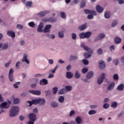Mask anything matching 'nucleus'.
Listing matches in <instances>:
<instances>
[{
  "label": "nucleus",
  "instance_id": "obj_12",
  "mask_svg": "<svg viewBox=\"0 0 124 124\" xmlns=\"http://www.w3.org/2000/svg\"><path fill=\"white\" fill-rule=\"evenodd\" d=\"M40 85H41L42 86H45V85L48 84V80L43 78L42 80H40Z\"/></svg>",
  "mask_w": 124,
  "mask_h": 124
},
{
  "label": "nucleus",
  "instance_id": "obj_7",
  "mask_svg": "<svg viewBox=\"0 0 124 124\" xmlns=\"http://www.w3.org/2000/svg\"><path fill=\"white\" fill-rule=\"evenodd\" d=\"M13 73H14V70L11 69L9 72V79L11 82H13L14 80Z\"/></svg>",
  "mask_w": 124,
  "mask_h": 124
},
{
  "label": "nucleus",
  "instance_id": "obj_54",
  "mask_svg": "<svg viewBox=\"0 0 124 124\" xmlns=\"http://www.w3.org/2000/svg\"><path fill=\"white\" fill-rule=\"evenodd\" d=\"M64 92V89L62 88L58 92V94H63Z\"/></svg>",
  "mask_w": 124,
  "mask_h": 124
},
{
  "label": "nucleus",
  "instance_id": "obj_42",
  "mask_svg": "<svg viewBox=\"0 0 124 124\" xmlns=\"http://www.w3.org/2000/svg\"><path fill=\"white\" fill-rule=\"evenodd\" d=\"M98 37H99L100 40L101 39H102V38H104V37H105V34L103 33H101L98 36Z\"/></svg>",
  "mask_w": 124,
  "mask_h": 124
},
{
  "label": "nucleus",
  "instance_id": "obj_32",
  "mask_svg": "<svg viewBox=\"0 0 124 124\" xmlns=\"http://www.w3.org/2000/svg\"><path fill=\"white\" fill-rule=\"evenodd\" d=\"M78 59V57L71 55L69 58V61H74V60H77Z\"/></svg>",
  "mask_w": 124,
  "mask_h": 124
},
{
  "label": "nucleus",
  "instance_id": "obj_14",
  "mask_svg": "<svg viewBox=\"0 0 124 124\" xmlns=\"http://www.w3.org/2000/svg\"><path fill=\"white\" fill-rule=\"evenodd\" d=\"M52 28V25L50 24L46 25L45 28L44 29V32H49L50 31V29Z\"/></svg>",
  "mask_w": 124,
  "mask_h": 124
},
{
  "label": "nucleus",
  "instance_id": "obj_2",
  "mask_svg": "<svg viewBox=\"0 0 124 124\" xmlns=\"http://www.w3.org/2000/svg\"><path fill=\"white\" fill-rule=\"evenodd\" d=\"M19 111V107L13 106L9 113L10 117H15V116L18 115Z\"/></svg>",
  "mask_w": 124,
  "mask_h": 124
},
{
  "label": "nucleus",
  "instance_id": "obj_10",
  "mask_svg": "<svg viewBox=\"0 0 124 124\" xmlns=\"http://www.w3.org/2000/svg\"><path fill=\"white\" fill-rule=\"evenodd\" d=\"M48 13H49L48 11H42L38 13L37 14V16H39V17L42 18V17H44V16H45L46 14H48Z\"/></svg>",
  "mask_w": 124,
  "mask_h": 124
},
{
  "label": "nucleus",
  "instance_id": "obj_11",
  "mask_svg": "<svg viewBox=\"0 0 124 124\" xmlns=\"http://www.w3.org/2000/svg\"><path fill=\"white\" fill-rule=\"evenodd\" d=\"M96 10L98 13H102L104 9L103 7H100L99 5H97L96 6Z\"/></svg>",
  "mask_w": 124,
  "mask_h": 124
},
{
  "label": "nucleus",
  "instance_id": "obj_48",
  "mask_svg": "<svg viewBox=\"0 0 124 124\" xmlns=\"http://www.w3.org/2000/svg\"><path fill=\"white\" fill-rule=\"evenodd\" d=\"M82 62L84 64H85L86 65L89 64V61L86 59L82 60Z\"/></svg>",
  "mask_w": 124,
  "mask_h": 124
},
{
  "label": "nucleus",
  "instance_id": "obj_3",
  "mask_svg": "<svg viewBox=\"0 0 124 124\" xmlns=\"http://www.w3.org/2000/svg\"><path fill=\"white\" fill-rule=\"evenodd\" d=\"M92 36V32L88 31L86 32H81L79 34V37L81 39H85V38H90Z\"/></svg>",
  "mask_w": 124,
  "mask_h": 124
},
{
  "label": "nucleus",
  "instance_id": "obj_51",
  "mask_svg": "<svg viewBox=\"0 0 124 124\" xmlns=\"http://www.w3.org/2000/svg\"><path fill=\"white\" fill-rule=\"evenodd\" d=\"M7 48H8V45L5 44V45H4L2 47V50H5L6 49H7Z\"/></svg>",
  "mask_w": 124,
  "mask_h": 124
},
{
  "label": "nucleus",
  "instance_id": "obj_52",
  "mask_svg": "<svg viewBox=\"0 0 124 124\" xmlns=\"http://www.w3.org/2000/svg\"><path fill=\"white\" fill-rule=\"evenodd\" d=\"M113 62L115 64V65H118V64H119V60L118 59H116L113 61Z\"/></svg>",
  "mask_w": 124,
  "mask_h": 124
},
{
  "label": "nucleus",
  "instance_id": "obj_21",
  "mask_svg": "<svg viewBox=\"0 0 124 124\" xmlns=\"http://www.w3.org/2000/svg\"><path fill=\"white\" fill-rule=\"evenodd\" d=\"M114 87H115V83L112 82L107 88V90H108V91H111V90H113V89H114Z\"/></svg>",
  "mask_w": 124,
  "mask_h": 124
},
{
  "label": "nucleus",
  "instance_id": "obj_62",
  "mask_svg": "<svg viewBox=\"0 0 124 124\" xmlns=\"http://www.w3.org/2000/svg\"><path fill=\"white\" fill-rule=\"evenodd\" d=\"M71 69V65H68L66 67V70L67 71H69Z\"/></svg>",
  "mask_w": 124,
  "mask_h": 124
},
{
  "label": "nucleus",
  "instance_id": "obj_58",
  "mask_svg": "<svg viewBox=\"0 0 124 124\" xmlns=\"http://www.w3.org/2000/svg\"><path fill=\"white\" fill-rule=\"evenodd\" d=\"M75 114V111L74 110H72L70 112V116L71 117L73 116Z\"/></svg>",
  "mask_w": 124,
  "mask_h": 124
},
{
  "label": "nucleus",
  "instance_id": "obj_55",
  "mask_svg": "<svg viewBox=\"0 0 124 124\" xmlns=\"http://www.w3.org/2000/svg\"><path fill=\"white\" fill-rule=\"evenodd\" d=\"M103 108H104V109H107V108H109V104L107 103L104 104Z\"/></svg>",
  "mask_w": 124,
  "mask_h": 124
},
{
  "label": "nucleus",
  "instance_id": "obj_57",
  "mask_svg": "<svg viewBox=\"0 0 124 124\" xmlns=\"http://www.w3.org/2000/svg\"><path fill=\"white\" fill-rule=\"evenodd\" d=\"M88 68H84L82 70V72L83 74L87 73V72L88 71Z\"/></svg>",
  "mask_w": 124,
  "mask_h": 124
},
{
  "label": "nucleus",
  "instance_id": "obj_43",
  "mask_svg": "<svg viewBox=\"0 0 124 124\" xmlns=\"http://www.w3.org/2000/svg\"><path fill=\"white\" fill-rule=\"evenodd\" d=\"M86 6V2L85 1H82L80 3V8H83Z\"/></svg>",
  "mask_w": 124,
  "mask_h": 124
},
{
  "label": "nucleus",
  "instance_id": "obj_45",
  "mask_svg": "<svg viewBox=\"0 0 124 124\" xmlns=\"http://www.w3.org/2000/svg\"><path fill=\"white\" fill-rule=\"evenodd\" d=\"M118 24V21L117 20H114L112 24H111V27H112V28H114V27H115V26H117V24Z\"/></svg>",
  "mask_w": 124,
  "mask_h": 124
},
{
  "label": "nucleus",
  "instance_id": "obj_44",
  "mask_svg": "<svg viewBox=\"0 0 124 124\" xmlns=\"http://www.w3.org/2000/svg\"><path fill=\"white\" fill-rule=\"evenodd\" d=\"M28 25L29 27H31V28H34V26H35V25L34 24V22H29Z\"/></svg>",
  "mask_w": 124,
  "mask_h": 124
},
{
  "label": "nucleus",
  "instance_id": "obj_26",
  "mask_svg": "<svg viewBox=\"0 0 124 124\" xmlns=\"http://www.w3.org/2000/svg\"><path fill=\"white\" fill-rule=\"evenodd\" d=\"M65 90H66L67 92H70L72 90V86L70 85L66 86L65 87Z\"/></svg>",
  "mask_w": 124,
  "mask_h": 124
},
{
  "label": "nucleus",
  "instance_id": "obj_38",
  "mask_svg": "<svg viewBox=\"0 0 124 124\" xmlns=\"http://www.w3.org/2000/svg\"><path fill=\"white\" fill-rule=\"evenodd\" d=\"M118 106V103L116 102H114L111 103V107L113 108H115V107H117Z\"/></svg>",
  "mask_w": 124,
  "mask_h": 124
},
{
  "label": "nucleus",
  "instance_id": "obj_18",
  "mask_svg": "<svg viewBox=\"0 0 124 124\" xmlns=\"http://www.w3.org/2000/svg\"><path fill=\"white\" fill-rule=\"evenodd\" d=\"M0 107L1 109H7L9 107H7V102H3L0 105Z\"/></svg>",
  "mask_w": 124,
  "mask_h": 124
},
{
  "label": "nucleus",
  "instance_id": "obj_63",
  "mask_svg": "<svg viewBox=\"0 0 124 124\" xmlns=\"http://www.w3.org/2000/svg\"><path fill=\"white\" fill-rule=\"evenodd\" d=\"M38 28L43 29V23L41 22L38 26Z\"/></svg>",
  "mask_w": 124,
  "mask_h": 124
},
{
  "label": "nucleus",
  "instance_id": "obj_40",
  "mask_svg": "<svg viewBox=\"0 0 124 124\" xmlns=\"http://www.w3.org/2000/svg\"><path fill=\"white\" fill-rule=\"evenodd\" d=\"M89 115H94V114H96V111L94 110H91L89 111Z\"/></svg>",
  "mask_w": 124,
  "mask_h": 124
},
{
  "label": "nucleus",
  "instance_id": "obj_5",
  "mask_svg": "<svg viewBox=\"0 0 124 124\" xmlns=\"http://www.w3.org/2000/svg\"><path fill=\"white\" fill-rule=\"evenodd\" d=\"M104 79H105V74L102 73L101 76L99 77L97 79V83L98 85H101V83H103Z\"/></svg>",
  "mask_w": 124,
  "mask_h": 124
},
{
  "label": "nucleus",
  "instance_id": "obj_35",
  "mask_svg": "<svg viewBox=\"0 0 124 124\" xmlns=\"http://www.w3.org/2000/svg\"><path fill=\"white\" fill-rule=\"evenodd\" d=\"M20 102V98H16L14 99V104H18Z\"/></svg>",
  "mask_w": 124,
  "mask_h": 124
},
{
  "label": "nucleus",
  "instance_id": "obj_9",
  "mask_svg": "<svg viewBox=\"0 0 124 124\" xmlns=\"http://www.w3.org/2000/svg\"><path fill=\"white\" fill-rule=\"evenodd\" d=\"M29 93L34 94L35 95H40L41 94V92L38 90H29Z\"/></svg>",
  "mask_w": 124,
  "mask_h": 124
},
{
  "label": "nucleus",
  "instance_id": "obj_47",
  "mask_svg": "<svg viewBox=\"0 0 124 124\" xmlns=\"http://www.w3.org/2000/svg\"><path fill=\"white\" fill-rule=\"evenodd\" d=\"M52 91H53V93H54V94H56V93H58V88L54 87L52 89Z\"/></svg>",
  "mask_w": 124,
  "mask_h": 124
},
{
  "label": "nucleus",
  "instance_id": "obj_39",
  "mask_svg": "<svg viewBox=\"0 0 124 124\" xmlns=\"http://www.w3.org/2000/svg\"><path fill=\"white\" fill-rule=\"evenodd\" d=\"M32 4V2L31 1H28L27 2L26 5V6H29V7H31V5Z\"/></svg>",
  "mask_w": 124,
  "mask_h": 124
},
{
  "label": "nucleus",
  "instance_id": "obj_36",
  "mask_svg": "<svg viewBox=\"0 0 124 124\" xmlns=\"http://www.w3.org/2000/svg\"><path fill=\"white\" fill-rule=\"evenodd\" d=\"M84 56L85 59H89V58L92 57V55L86 52L84 54Z\"/></svg>",
  "mask_w": 124,
  "mask_h": 124
},
{
  "label": "nucleus",
  "instance_id": "obj_60",
  "mask_svg": "<svg viewBox=\"0 0 124 124\" xmlns=\"http://www.w3.org/2000/svg\"><path fill=\"white\" fill-rule=\"evenodd\" d=\"M48 62L49 64H53L54 63V60L53 59H49L48 60Z\"/></svg>",
  "mask_w": 124,
  "mask_h": 124
},
{
  "label": "nucleus",
  "instance_id": "obj_37",
  "mask_svg": "<svg viewBox=\"0 0 124 124\" xmlns=\"http://www.w3.org/2000/svg\"><path fill=\"white\" fill-rule=\"evenodd\" d=\"M46 35L47 37H48V38H51L52 39H54V38L55 37V35L54 34H47Z\"/></svg>",
  "mask_w": 124,
  "mask_h": 124
},
{
  "label": "nucleus",
  "instance_id": "obj_30",
  "mask_svg": "<svg viewBox=\"0 0 124 124\" xmlns=\"http://www.w3.org/2000/svg\"><path fill=\"white\" fill-rule=\"evenodd\" d=\"M51 106L53 107V108H56V107H58L59 106V104L56 102H52L51 104Z\"/></svg>",
  "mask_w": 124,
  "mask_h": 124
},
{
  "label": "nucleus",
  "instance_id": "obj_46",
  "mask_svg": "<svg viewBox=\"0 0 124 124\" xmlns=\"http://www.w3.org/2000/svg\"><path fill=\"white\" fill-rule=\"evenodd\" d=\"M72 38L73 39V40H76V38H77V35L74 33H72Z\"/></svg>",
  "mask_w": 124,
  "mask_h": 124
},
{
  "label": "nucleus",
  "instance_id": "obj_64",
  "mask_svg": "<svg viewBox=\"0 0 124 124\" xmlns=\"http://www.w3.org/2000/svg\"><path fill=\"white\" fill-rule=\"evenodd\" d=\"M37 31H38V32H42L43 30H42V28L38 27L37 29Z\"/></svg>",
  "mask_w": 124,
  "mask_h": 124
},
{
  "label": "nucleus",
  "instance_id": "obj_23",
  "mask_svg": "<svg viewBox=\"0 0 124 124\" xmlns=\"http://www.w3.org/2000/svg\"><path fill=\"white\" fill-rule=\"evenodd\" d=\"M114 42L116 44H120V43L122 42V39H121V38L119 37H115V38L114 39Z\"/></svg>",
  "mask_w": 124,
  "mask_h": 124
},
{
  "label": "nucleus",
  "instance_id": "obj_24",
  "mask_svg": "<svg viewBox=\"0 0 124 124\" xmlns=\"http://www.w3.org/2000/svg\"><path fill=\"white\" fill-rule=\"evenodd\" d=\"M118 91H124V85L123 84H121L117 88Z\"/></svg>",
  "mask_w": 124,
  "mask_h": 124
},
{
  "label": "nucleus",
  "instance_id": "obj_49",
  "mask_svg": "<svg viewBox=\"0 0 124 124\" xmlns=\"http://www.w3.org/2000/svg\"><path fill=\"white\" fill-rule=\"evenodd\" d=\"M113 79L114 80H119V75L117 74H115L113 75Z\"/></svg>",
  "mask_w": 124,
  "mask_h": 124
},
{
  "label": "nucleus",
  "instance_id": "obj_50",
  "mask_svg": "<svg viewBox=\"0 0 124 124\" xmlns=\"http://www.w3.org/2000/svg\"><path fill=\"white\" fill-rule=\"evenodd\" d=\"M97 53L98 55H102V49L99 48L97 51Z\"/></svg>",
  "mask_w": 124,
  "mask_h": 124
},
{
  "label": "nucleus",
  "instance_id": "obj_15",
  "mask_svg": "<svg viewBox=\"0 0 124 124\" xmlns=\"http://www.w3.org/2000/svg\"><path fill=\"white\" fill-rule=\"evenodd\" d=\"M99 65V67L100 68V69H104V68H105V62H104V61H100L98 62Z\"/></svg>",
  "mask_w": 124,
  "mask_h": 124
},
{
  "label": "nucleus",
  "instance_id": "obj_61",
  "mask_svg": "<svg viewBox=\"0 0 124 124\" xmlns=\"http://www.w3.org/2000/svg\"><path fill=\"white\" fill-rule=\"evenodd\" d=\"M19 65H20V62H17L16 65V67L18 69L19 68Z\"/></svg>",
  "mask_w": 124,
  "mask_h": 124
},
{
  "label": "nucleus",
  "instance_id": "obj_27",
  "mask_svg": "<svg viewBox=\"0 0 124 124\" xmlns=\"http://www.w3.org/2000/svg\"><path fill=\"white\" fill-rule=\"evenodd\" d=\"M76 122L77 124H80L82 123V119L80 117H77L76 119Z\"/></svg>",
  "mask_w": 124,
  "mask_h": 124
},
{
  "label": "nucleus",
  "instance_id": "obj_6",
  "mask_svg": "<svg viewBox=\"0 0 124 124\" xmlns=\"http://www.w3.org/2000/svg\"><path fill=\"white\" fill-rule=\"evenodd\" d=\"M81 47L83 48L84 50H85V51H87L90 54H93V51L92 50V49L90 48L87 46H85V44L84 43H82L81 44Z\"/></svg>",
  "mask_w": 124,
  "mask_h": 124
},
{
  "label": "nucleus",
  "instance_id": "obj_59",
  "mask_svg": "<svg viewBox=\"0 0 124 124\" xmlns=\"http://www.w3.org/2000/svg\"><path fill=\"white\" fill-rule=\"evenodd\" d=\"M10 63H11V61H9L8 63H6L5 65L6 67H8L9 65H10Z\"/></svg>",
  "mask_w": 124,
  "mask_h": 124
},
{
  "label": "nucleus",
  "instance_id": "obj_17",
  "mask_svg": "<svg viewBox=\"0 0 124 124\" xmlns=\"http://www.w3.org/2000/svg\"><path fill=\"white\" fill-rule=\"evenodd\" d=\"M39 104L40 105V106H43L44 105H45V103L46 102V100H45L44 98H40L39 99Z\"/></svg>",
  "mask_w": 124,
  "mask_h": 124
},
{
  "label": "nucleus",
  "instance_id": "obj_4",
  "mask_svg": "<svg viewBox=\"0 0 124 124\" xmlns=\"http://www.w3.org/2000/svg\"><path fill=\"white\" fill-rule=\"evenodd\" d=\"M40 101V100H39V99H33L32 100V101H28L27 102V104H29V105H28V107H30L31 106V105H32V104H34L35 105H36V104H39V102Z\"/></svg>",
  "mask_w": 124,
  "mask_h": 124
},
{
  "label": "nucleus",
  "instance_id": "obj_56",
  "mask_svg": "<svg viewBox=\"0 0 124 124\" xmlns=\"http://www.w3.org/2000/svg\"><path fill=\"white\" fill-rule=\"evenodd\" d=\"M45 93H46V94L47 96H48V95H51V92L50 91V90L46 91H45Z\"/></svg>",
  "mask_w": 124,
  "mask_h": 124
},
{
  "label": "nucleus",
  "instance_id": "obj_29",
  "mask_svg": "<svg viewBox=\"0 0 124 124\" xmlns=\"http://www.w3.org/2000/svg\"><path fill=\"white\" fill-rule=\"evenodd\" d=\"M105 16V18H106V19H109V18H110V12L109 11H107L104 15Z\"/></svg>",
  "mask_w": 124,
  "mask_h": 124
},
{
  "label": "nucleus",
  "instance_id": "obj_16",
  "mask_svg": "<svg viewBox=\"0 0 124 124\" xmlns=\"http://www.w3.org/2000/svg\"><path fill=\"white\" fill-rule=\"evenodd\" d=\"M22 62H26V63H28V64L30 63V61L28 60V55L27 54L24 55Z\"/></svg>",
  "mask_w": 124,
  "mask_h": 124
},
{
  "label": "nucleus",
  "instance_id": "obj_28",
  "mask_svg": "<svg viewBox=\"0 0 124 124\" xmlns=\"http://www.w3.org/2000/svg\"><path fill=\"white\" fill-rule=\"evenodd\" d=\"M75 77L76 79H79L81 77V75L78 71H77L75 74Z\"/></svg>",
  "mask_w": 124,
  "mask_h": 124
},
{
  "label": "nucleus",
  "instance_id": "obj_19",
  "mask_svg": "<svg viewBox=\"0 0 124 124\" xmlns=\"http://www.w3.org/2000/svg\"><path fill=\"white\" fill-rule=\"evenodd\" d=\"M86 29H87L86 24H83L78 27V30H79V31H85V30H86Z\"/></svg>",
  "mask_w": 124,
  "mask_h": 124
},
{
  "label": "nucleus",
  "instance_id": "obj_53",
  "mask_svg": "<svg viewBox=\"0 0 124 124\" xmlns=\"http://www.w3.org/2000/svg\"><path fill=\"white\" fill-rule=\"evenodd\" d=\"M16 28L18 30H23V26H22L21 24H17Z\"/></svg>",
  "mask_w": 124,
  "mask_h": 124
},
{
  "label": "nucleus",
  "instance_id": "obj_8",
  "mask_svg": "<svg viewBox=\"0 0 124 124\" xmlns=\"http://www.w3.org/2000/svg\"><path fill=\"white\" fill-rule=\"evenodd\" d=\"M29 118L30 121H32V122H35L36 120V115L34 113H30L29 115Z\"/></svg>",
  "mask_w": 124,
  "mask_h": 124
},
{
  "label": "nucleus",
  "instance_id": "obj_31",
  "mask_svg": "<svg viewBox=\"0 0 124 124\" xmlns=\"http://www.w3.org/2000/svg\"><path fill=\"white\" fill-rule=\"evenodd\" d=\"M58 101L60 103H62L64 101V97L63 96H60L59 98Z\"/></svg>",
  "mask_w": 124,
  "mask_h": 124
},
{
  "label": "nucleus",
  "instance_id": "obj_34",
  "mask_svg": "<svg viewBox=\"0 0 124 124\" xmlns=\"http://www.w3.org/2000/svg\"><path fill=\"white\" fill-rule=\"evenodd\" d=\"M49 22H51V23H56L57 22V19L54 18L53 17L49 18L48 20Z\"/></svg>",
  "mask_w": 124,
  "mask_h": 124
},
{
  "label": "nucleus",
  "instance_id": "obj_25",
  "mask_svg": "<svg viewBox=\"0 0 124 124\" xmlns=\"http://www.w3.org/2000/svg\"><path fill=\"white\" fill-rule=\"evenodd\" d=\"M60 16L62 19H66V14L63 12H61Z\"/></svg>",
  "mask_w": 124,
  "mask_h": 124
},
{
  "label": "nucleus",
  "instance_id": "obj_1",
  "mask_svg": "<svg viewBox=\"0 0 124 124\" xmlns=\"http://www.w3.org/2000/svg\"><path fill=\"white\" fill-rule=\"evenodd\" d=\"M84 13H85V14H91L87 16L88 19H93V16H96V15H97L96 11L93 10H90L89 9H85Z\"/></svg>",
  "mask_w": 124,
  "mask_h": 124
},
{
  "label": "nucleus",
  "instance_id": "obj_22",
  "mask_svg": "<svg viewBox=\"0 0 124 124\" xmlns=\"http://www.w3.org/2000/svg\"><path fill=\"white\" fill-rule=\"evenodd\" d=\"M73 77V74L70 72H66V78L68 79H70Z\"/></svg>",
  "mask_w": 124,
  "mask_h": 124
},
{
  "label": "nucleus",
  "instance_id": "obj_13",
  "mask_svg": "<svg viewBox=\"0 0 124 124\" xmlns=\"http://www.w3.org/2000/svg\"><path fill=\"white\" fill-rule=\"evenodd\" d=\"M7 34L9 36H11V37H12V38H14L15 37V32H14L13 31H9L8 30L7 32Z\"/></svg>",
  "mask_w": 124,
  "mask_h": 124
},
{
  "label": "nucleus",
  "instance_id": "obj_33",
  "mask_svg": "<svg viewBox=\"0 0 124 124\" xmlns=\"http://www.w3.org/2000/svg\"><path fill=\"white\" fill-rule=\"evenodd\" d=\"M58 36L60 38H63V37L64 36L63 31H59L58 33Z\"/></svg>",
  "mask_w": 124,
  "mask_h": 124
},
{
  "label": "nucleus",
  "instance_id": "obj_41",
  "mask_svg": "<svg viewBox=\"0 0 124 124\" xmlns=\"http://www.w3.org/2000/svg\"><path fill=\"white\" fill-rule=\"evenodd\" d=\"M58 65H56L54 69H51L50 70V72L51 73H56V70L58 69Z\"/></svg>",
  "mask_w": 124,
  "mask_h": 124
},
{
  "label": "nucleus",
  "instance_id": "obj_20",
  "mask_svg": "<svg viewBox=\"0 0 124 124\" xmlns=\"http://www.w3.org/2000/svg\"><path fill=\"white\" fill-rule=\"evenodd\" d=\"M93 76V71H90L87 73L86 78L87 79H91Z\"/></svg>",
  "mask_w": 124,
  "mask_h": 124
}]
</instances>
